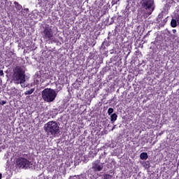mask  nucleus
Listing matches in <instances>:
<instances>
[{"label":"nucleus","instance_id":"obj_1","mask_svg":"<svg viewBox=\"0 0 179 179\" xmlns=\"http://www.w3.org/2000/svg\"><path fill=\"white\" fill-rule=\"evenodd\" d=\"M13 82L15 85H21V87H27V85H24L26 82V74L23 68L17 66L13 69Z\"/></svg>","mask_w":179,"mask_h":179},{"label":"nucleus","instance_id":"obj_2","mask_svg":"<svg viewBox=\"0 0 179 179\" xmlns=\"http://www.w3.org/2000/svg\"><path fill=\"white\" fill-rule=\"evenodd\" d=\"M44 131L46 132L47 135L55 136V135L59 134V126H58L57 122L50 121L45 124Z\"/></svg>","mask_w":179,"mask_h":179},{"label":"nucleus","instance_id":"obj_3","mask_svg":"<svg viewBox=\"0 0 179 179\" xmlns=\"http://www.w3.org/2000/svg\"><path fill=\"white\" fill-rule=\"evenodd\" d=\"M56 97L57 92L51 88H46L42 91V98L47 103H52Z\"/></svg>","mask_w":179,"mask_h":179},{"label":"nucleus","instance_id":"obj_4","mask_svg":"<svg viewBox=\"0 0 179 179\" xmlns=\"http://www.w3.org/2000/svg\"><path fill=\"white\" fill-rule=\"evenodd\" d=\"M16 165L18 169H24L27 170V169H30L31 167L32 164L27 159L20 157L15 161Z\"/></svg>","mask_w":179,"mask_h":179},{"label":"nucleus","instance_id":"obj_5","mask_svg":"<svg viewBox=\"0 0 179 179\" xmlns=\"http://www.w3.org/2000/svg\"><path fill=\"white\" fill-rule=\"evenodd\" d=\"M42 37L46 41H50V40H52L54 37V31L51 27L48 26L43 28V31L41 32Z\"/></svg>","mask_w":179,"mask_h":179},{"label":"nucleus","instance_id":"obj_6","mask_svg":"<svg viewBox=\"0 0 179 179\" xmlns=\"http://www.w3.org/2000/svg\"><path fill=\"white\" fill-rule=\"evenodd\" d=\"M155 2L153 0H142L141 1V6L145 9L146 10H150L149 15H152V13L153 12V5Z\"/></svg>","mask_w":179,"mask_h":179},{"label":"nucleus","instance_id":"obj_7","mask_svg":"<svg viewBox=\"0 0 179 179\" xmlns=\"http://www.w3.org/2000/svg\"><path fill=\"white\" fill-rule=\"evenodd\" d=\"M92 170L95 172L101 171V170H103V165H99V164L94 162L92 163Z\"/></svg>","mask_w":179,"mask_h":179},{"label":"nucleus","instance_id":"obj_8","mask_svg":"<svg viewBox=\"0 0 179 179\" xmlns=\"http://www.w3.org/2000/svg\"><path fill=\"white\" fill-rule=\"evenodd\" d=\"M148 153L147 152H142L141 155H140V159L141 160H146L148 159Z\"/></svg>","mask_w":179,"mask_h":179},{"label":"nucleus","instance_id":"obj_9","mask_svg":"<svg viewBox=\"0 0 179 179\" xmlns=\"http://www.w3.org/2000/svg\"><path fill=\"white\" fill-rule=\"evenodd\" d=\"M118 115H117L116 113H113L110 115V121L111 122H115V121H117V118Z\"/></svg>","mask_w":179,"mask_h":179},{"label":"nucleus","instance_id":"obj_10","mask_svg":"<svg viewBox=\"0 0 179 179\" xmlns=\"http://www.w3.org/2000/svg\"><path fill=\"white\" fill-rule=\"evenodd\" d=\"M19 92L18 89L16 88H13L11 90L10 94L11 96H16V94H17V92Z\"/></svg>","mask_w":179,"mask_h":179},{"label":"nucleus","instance_id":"obj_11","mask_svg":"<svg viewBox=\"0 0 179 179\" xmlns=\"http://www.w3.org/2000/svg\"><path fill=\"white\" fill-rule=\"evenodd\" d=\"M14 5L16 9H17V10H22V5L19 4V3L15 1Z\"/></svg>","mask_w":179,"mask_h":179},{"label":"nucleus","instance_id":"obj_12","mask_svg":"<svg viewBox=\"0 0 179 179\" xmlns=\"http://www.w3.org/2000/svg\"><path fill=\"white\" fill-rule=\"evenodd\" d=\"M34 90H35V89H34V88H32V89L29 90H28V91H26V92H24V95H25V96H27V95H29V94H33V93H34Z\"/></svg>","mask_w":179,"mask_h":179},{"label":"nucleus","instance_id":"obj_13","mask_svg":"<svg viewBox=\"0 0 179 179\" xmlns=\"http://www.w3.org/2000/svg\"><path fill=\"white\" fill-rule=\"evenodd\" d=\"M171 27H177V20L172 19L171 21Z\"/></svg>","mask_w":179,"mask_h":179},{"label":"nucleus","instance_id":"obj_14","mask_svg":"<svg viewBox=\"0 0 179 179\" xmlns=\"http://www.w3.org/2000/svg\"><path fill=\"white\" fill-rule=\"evenodd\" d=\"M111 178H113V176L110 174H105L103 176V179H111Z\"/></svg>","mask_w":179,"mask_h":179},{"label":"nucleus","instance_id":"obj_15","mask_svg":"<svg viewBox=\"0 0 179 179\" xmlns=\"http://www.w3.org/2000/svg\"><path fill=\"white\" fill-rule=\"evenodd\" d=\"M114 113V109L113 108H109L108 110V115H111Z\"/></svg>","mask_w":179,"mask_h":179},{"label":"nucleus","instance_id":"obj_16","mask_svg":"<svg viewBox=\"0 0 179 179\" xmlns=\"http://www.w3.org/2000/svg\"><path fill=\"white\" fill-rule=\"evenodd\" d=\"M120 0H112V5H117Z\"/></svg>","mask_w":179,"mask_h":179},{"label":"nucleus","instance_id":"obj_17","mask_svg":"<svg viewBox=\"0 0 179 179\" xmlns=\"http://www.w3.org/2000/svg\"><path fill=\"white\" fill-rule=\"evenodd\" d=\"M0 104L1 106H4V104H6V101H0Z\"/></svg>","mask_w":179,"mask_h":179},{"label":"nucleus","instance_id":"obj_18","mask_svg":"<svg viewBox=\"0 0 179 179\" xmlns=\"http://www.w3.org/2000/svg\"><path fill=\"white\" fill-rule=\"evenodd\" d=\"M59 83L60 85H64V81L61 80V78L59 79Z\"/></svg>","mask_w":179,"mask_h":179},{"label":"nucleus","instance_id":"obj_19","mask_svg":"<svg viewBox=\"0 0 179 179\" xmlns=\"http://www.w3.org/2000/svg\"><path fill=\"white\" fill-rule=\"evenodd\" d=\"M0 76H3V71L0 70Z\"/></svg>","mask_w":179,"mask_h":179},{"label":"nucleus","instance_id":"obj_20","mask_svg":"<svg viewBox=\"0 0 179 179\" xmlns=\"http://www.w3.org/2000/svg\"><path fill=\"white\" fill-rule=\"evenodd\" d=\"M172 31H173V34H176V33H177V30L176 29H173Z\"/></svg>","mask_w":179,"mask_h":179},{"label":"nucleus","instance_id":"obj_21","mask_svg":"<svg viewBox=\"0 0 179 179\" xmlns=\"http://www.w3.org/2000/svg\"><path fill=\"white\" fill-rule=\"evenodd\" d=\"M2 178V174L0 173V179Z\"/></svg>","mask_w":179,"mask_h":179},{"label":"nucleus","instance_id":"obj_22","mask_svg":"<svg viewBox=\"0 0 179 179\" xmlns=\"http://www.w3.org/2000/svg\"><path fill=\"white\" fill-rule=\"evenodd\" d=\"M106 44V41L103 42Z\"/></svg>","mask_w":179,"mask_h":179}]
</instances>
